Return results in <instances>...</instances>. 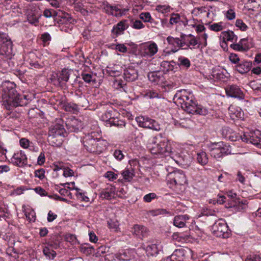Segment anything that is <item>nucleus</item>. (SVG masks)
<instances>
[{
    "label": "nucleus",
    "instance_id": "ea45409f",
    "mask_svg": "<svg viewBox=\"0 0 261 261\" xmlns=\"http://www.w3.org/2000/svg\"><path fill=\"white\" fill-rule=\"evenodd\" d=\"M147 213L148 215H151L152 216H156L159 215L169 214V213L165 209L159 208L149 211Z\"/></svg>",
    "mask_w": 261,
    "mask_h": 261
},
{
    "label": "nucleus",
    "instance_id": "bb28decb",
    "mask_svg": "<svg viewBox=\"0 0 261 261\" xmlns=\"http://www.w3.org/2000/svg\"><path fill=\"white\" fill-rule=\"evenodd\" d=\"M184 250L176 249L173 253L168 257L170 261H184Z\"/></svg>",
    "mask_w": 261,
    "mask_h": 261
},
{
    "label": "nucleus",
    "instance_id": "69168bd1",
    "mask_svg": "<svg viewBox=\"0 0 261 261\" xmlns=\"http://www.w3.org/2000/svg\"><path fill=\"white\" fill-rule=\"evenodd\" d=\"M213 73V77L220 80H223L225 77V75L221 71H214Z\"/></svg>",
    "mask_w": 261,
    "mask_h": 261
},
{
    "label": "nucleus",
    "instance_id": "79ce46f5",
    "mask_svg": "<svg viewBox=\"0 0 261 261\" xmlns=\"http://www.w3.org/2000/svg\"><path fill=\"white\" fill-rule=\"evenodd\" d=\"M122 175L124 180L130 181L134 176V173L128 169H125L122 172Z\"/></svg>",
    "mask_w": 261,
    "mask_h": 261
},
{
    "label": "nucleus",
    "instance_id": "9d476101",
    "mask_svg": "<svg viewBox=\"0 0 261 261\" xmlns=\"http://www.w3.org/2000/svg\"><path fill=\"white\" fill-rule=\"evenodd\" d=\"M136 120L140 127L149 128L155 131L160 130V125L154 120L144 116H138Z\"/></svg>",
    "mask_w": 261,
    "mask_h": 261
},
{
    "label": "nucleus",
    "instance_id": "c03bdc74",
    "mask_svg": "<svg viewBox=\"0 0 261 261\" xmlns=\"http://www.w3.org/2000/svg\"><path fill=\"white\" fill-rule=\"evenodd\" d=\"M223 24V23L222 22L214 23L210 25V29L215 32L221 31L224 28Z\"/></svg>",
    "mask_w": 261,
    "mask_h": 261
},
{
    "label": "nucleus",
    "instance_id": "2eb2a0df",
    "mask_svg": "<svg viewBox=\"0 0 261 261\" xmlns=\"http://www.w3.org/2000/svg\"><path fill=\"white\" fill-rule=\"evenodd\" d=\"M226 93L228 96L242 100L244 98V94L240 88L236 85L227 86L225 88Z\"/></svg>",
    "mask_w": 261,
    "mask_h": 261
},
{
    "label": "nucleus",
    "instance_id": "e433bc0d",
    "mask_svg": "<svg viewBox=\"0 0 261 261\" xmlns=\"http://www.w3.org/2000/svg\"><path fill=\"white\" fill-rule=\"evenodd\" d=\"M43 254L49 259H53L56 256V252L49 246H45L43 249Z\"/></svg>",
    "mask_w": 261,
    "mask_h": 261
},
{
    "label": "nucleus",
    "instance_id": "4468645a",
    "mask_svg": "<svg viewBox=\"0 0 261 261\" xmlns=\"http://www.w3.org/2000/svg\"><path fill=\"white\" fill-rule=\"evenodd\" d=\"M158 46L154 42L145 43L140 48V54L142 57H150L154 55L158 51Z\"/></svg>",
    "mask_w": 261,
    "mask_h": 261
},
{
    "label": "nucleus",
    "instance_id": "6ab92c4d",
    "mask_svg": "<svg viewBox=\"0 0 261 261\" xmlns=\"http://www.w3.org/2000/svg\"><path fill=\"white\" fill-rule=\"evenodd\" d=\"M67 129L70 132H77L83 128L82 122L75 118H70L66 122Z\"/></svg>",
    "mask_w": 261,
    "mask_h": 261
},
{
    "label": "nucleus",
    "instance_id": "58836bf2",
    "mask_svg": "<svg viewBox=\"0 0 261 261\" xmlns=\"http://www.w3.org/2000/svg\"><path fill=\"white\" fill-rule=\"evenodd\" d=\"M23 212L28 221L31 222L35 220V212L34 210L28 208L24 210Z\"/></svg>",
    "mask_w": 261,
    "mask_h": 261
},
{
    "label": "nucleus",
    "instance_id": "de8ad7c7",
    "mask_svg": "<svg viewBox=\"0 0 261 261\" xmlns=\"http://www.w3.org/2000/svg\"><path fill=\"white\" fill-rule=\"evenodd\" d=\"M230 179H231V175L226 172L219 175L218 179L220 182H227Z\"/></svg>",
    "mask_w": 261,
    "mask_h": 261
},
{
    "label": "nucleus",
    "instance_id": "6e6d98bb",
    "mask_svg": "<svg viewBox=\"0 0 261 261\" xmlns=\"http://www.w3.org/2000/svg\"><path fill=\"white\" fill-rule=\"evenodd\" d=\"M248 4H252L253 8L261 9V0H248Z\"/></svg>",
    "mask_w": 261,
    "mask_h": 261
},
{
    "label": "nucleus",
    "instance_id": "ddd939ff",
    "mask_svg": "<svg viewBox=\"0 0 261 261\" xmlns=\"http://www.w3.org/2000/svg\"><path fill=\"white\" fill-rule=\"evenodd\" d=\"M258 135H260L259 130L250 134H244L241 136V139L244 142L251 143L261 148V138L257 136Z\"/></svg>",
    "mask_w": 261,
    "mask_h": 261
},
{
    "label": "nucleus",
    "instance_id": "37998d69",
    "mask_svg": "<svg viewBox=\"0 0 261 261\" xmlns=\"http://www.w3.org/2000/svg\"><path fill=\"white\" fill-rule=\"evenodd\" d=\"M139 18L145 22H149L152 23L153 21V19L149 12L141 13L139 15Z\"/></svg>",
    "mask_w": 261,
    "mask_h": 261
},
{
    "label": "nucleus",
    "instance_id": "7ed1b4c3",
    "mask_svg": "<svg viewBox=\"0 0 261 261\" xmlns=\"http://www.w3.org/2000/svg\"><path fill=\"white\" fill-rule=\"evenodd\" d=\"M67 136V133L62 124L57 123L50 126L48 136V141L53 146H60L63 141V138Z\"/></svg>",
    "mask_w": 261,
    "mask_h": 261
},
{
    "label": "nucleus",
    "instance_id": "f704fd0d",
    "mask_svg": "<svg viewBox=\"0 0 261 261\" xmlns=\"http://www.w3.org/2000/svg\"><path fill=\"white\" fill-rule=\"evenodd\" d=\"M108 124L111 126H115L118 127H122L125 126V122L122 120H120L117 117H114L108 120Z\"/></svg>",
    "mask_w": 261,
    "mask_h": 261
},
{
    "label": "nucleus",
    "instance_id": "0eeeda50",
    "mask_svg": "<svg viewBox=\"0 0 261 261\" xmlns=\"http://www.w3.org/2000/svg\"><path fill=\"white\" fill-rule=\"evenodd\" d=\"M0 53L5 55L7 58H10L13 54V44L8 35L5 33H0Z\"/></svg>",
    "mask_w": 261,
    "mask_h": 261
},
{
    "label": "nucleus",
    "instance_id": "473e14b6",
    "mask_svg": "<svg viewBox=\"0 0 261 261\" xmlns=\"http://www.w3.org/2000/svg\"><path fill=\"white\" fill-rule=\"evenodd\" d=\"M197 161L202 166L206 165L208 161V158L205 152L201 151L197 153Z\"/></svg>",
    "mask_w": 261,
    "mask_h": 261
},
{
    "label": "nucleus",
    "instance_id": "dca6fc26",
    "mask_svg": "<svg viewBox=\"0 0 261 261\" xmlns=\"http://www.w3.org/2000/svg\"><path fill=\"white\" fill-rule=\"evenodd\" d=\"M129 27V23L127 20H122L119 22L117 24L113 26L111 31L112 34L115 37H117L119 35H122L124 31Z\"/></svg>",
    "mask_w": 261,
    "mask_h": 261
},
{
    "label": "nucleus",
    "instance_id": "09e8293b",
    "mask_svg": "<svg viewBox=\"0 0 261 261\" xmlns=\"http://www.w3.org/2000/svg\"><path fill=\"white\" fill-rule=\"evenodd\" d=\"M157 198V195L154 193H150L143 197V200L145 202H150L152 200Z\"/></svg>",
    "mask_w": 261,
    "mask_h": 261
},
{
    "label": "nucleus",
    "instance_id": "aec40b11",
    "mask_svg": "<svg viewBox=\"0 0 261 261\" xmlns=\"http://www.w3.org/2000/svg\"><path fill=\"white\" fill-rule=\"evenodd\" d=\"M123 77L127 82H133L138 79V71L135 68L128 67L124 70Z\"/></svg>",
    "mask_w": 261,
    "mask_h": 261
},
{
    "label": "nucleus",
    "instance_id": "680f3d73",
    "mask_svg": "<svg viewBox=\"0 0 261 261\" xmlns=\"http://www.w3.org/2000/svg\"><path fill=\"white\" fill-rule=\"evenodd\" d=\"M170 7L165 6H158L156 10L162 13H165L170 11Z\"/></svg>",
    "mask_w": 261,
    "mask_h": 261
},
{
    "label": "nucleus",
    "instance_id": "f3484780",
    "mask_svg": "<svg viewBox=\"0 0 261 261\" xmlns=\"http://www.w3.org/2000/svg\"><path fill=\"white\" fill-rule=\"evenodd\" d=\"M12 162L16 166L23 167L27 164V158L22 151L15 153L11 159Z\"/></svg>",
    "mask_w": 261,
    "mask_h": 261
},
{
    "label": "nucleus",
    "instance_id": "2f4dec72",
    "mask_svg": "<svg viewBox=\"0 0 261 261\" xmlns=\"http://www.w3.org/2000/svg\"><path fill=\"white\" fill-rule=\"evenodd\" d=\"M40 17V14H37L35 12L31 11L29 12L27 15V20L30 23L37 25Z\"/></svg>",
    "mask_w": 261,
    "mask_h": 261
},
{
    "label": "nucleus",
    "instance_id": "4c0bfd02",
    "mask_svg": "<svg viewBox=\"0 0 261 261\" xmlns=\"http://www.w3.org/2000/svg\"><path fill=\"white\" fill-rule=\"evenodd\" d=\"M65 110L67 112L76 113L79 112V105L74 103H68L64 106Z\"/></svg>",
    "mask_w": 261,
    "mask_h": 261
},
{
    "label": "nucleus",
    "instance_id": "423d86ee",
    "mask_svg": "<svg viewBox=\"0 0 261 261\" xmlns=\"http://www.w3.org/2000/svg\"><path fill=\"white\" fill-rule=\"evenodd\" d=\"M214 147L211 149L212 156L219 160L223 156L231 154V148L230 145L224 144L223 142L215 143Z\"/></svg>",
    "mask_w": 261,
    "mask_h": 261
},
{
    "label": "nucleus",
    "instance_id": "c85d7f7f",
    "mask_svg": "<svg viewBox=\"0 0 261 261\" xmlns=\"http://www.w3.org/2000/svg\"><path fill=\"white\" fill-rule=\"evenodd\" d=\"M175 63V62L173 61H171L170 62L167 61H163L161 63L160 69L164 72V73H166L170 71H173L174 70V66L173 64Z\"/></svg>",
    "mask_w": 261,
    "mask_h": 261
},
{
    "label": "nucleus",
    "instance_id": "c9c22d12",
    "mask_svg": "<svg viewBox=\"0 0 261 261\" xmlns=\"http://www.w3.org/2000/svg\"><path fill=\"white\" fill-rule=\"evenodd\" d=\"M144 96L150 99L155 98H161L162 95L158 91V90L148 89L145 91Z\"/></svg>",
    "mask_w": 261,
    "mask_h": 261
},
{
    "label": "nucleus",
    "instance_id": "7c9ffc66",
    "mask_svg": "<svg viewBox=\"0 0 261 261\" xmlns=\"http://www.w3.org/2000/svg\"><path fill=\"white\" fill-rule=\"evenodd\" d=\"M177 64L181 69H188L191 66L190 60L182 56L178 57Z\"/></svg>",
    "mask_w": 261,
    "mask_h": 261
},
{
    "label": "nucleus",
    "instance_id": "412c9836",
    "mask_svg": "<svg viewBox=\"0 0 261 261\" xmlns=\"http://www.w3.org/2000/svg\"><path fill=\"white\" fill-rule=\"evenodd\" d=\"M148 243L149 244L146 245L145 248L144 247L147 254L150 256L156 255L160 251V249L159 248V243L157 241H155V242H148Z\"/></svg>",
    "mask_w": 261,
    "mask_h": 261
},
{
    "label": "nucleus",
    "instance_id": "6e6552de",
    "mask_svg": "<svg viewBox=\"0 0 261 261\" xmlns=\"http://www.w3.org/2000/svg\"><path fill=\"white\" fill-rule=\"evenodd\" d=\"M212 231L215 236L222 238H227L230 234L227 224L223 220L216 221L212 226Z\"/></svg>",
    "mask_w": 261,
    "mask_h": 261
},
{
    "label": "nucleus",
    "instance_id": "1a4fd4ad",
    "mask_svg": "<svg viewBox=\"0 0 261 261\" xmlns=\"http://www.w3.org/2000/svg\"><path fill=\"white\" fill-rule=\"evenodd\" d=\"M43 16L46 18L52 17L54 18L55 21L61 24L64 23L65 19L71 23L74 21V19L70 16L68 14H64L63 15H61L60 13L54 9H45L43 12Z\"/></svg>",
    "mask_w": 261,
    "mask_h": 261
},
{
    "label": "nucleus",
    "instance_id": "a19ab883",
    "mask_svg": "<svg viewBox=\"0 0 261 261\" xmlns=\"http://www.w3.org/2000/svg\"><path fill=\"white\" fill-rule=\"evenodd\" d=\"M233 110H235V107L233 106H230L228 108L229 114L231 115V117L234 116L236 118H241L242 112L240 108H238L236 110V112H233Z\"/></svg>",
    "mask_w": 261,
    "mask_h": 261
},
{
    "label": "nucleus",
    "instance_id": "4d7b16f0",
    "mask_svg": "<svg viewBox=\"0 0 261 261\" xmlns=\"http://www.w3.org/2000/svg\"><path fill=\"white\" fill-rule=\"evenodd\" d=\"M35 177H38L40 179H42L44 177L45 171L43 168L36 170L34 172Z\"/></svg>",
    "mask_w": 261,
    "mask_h": 261
},
{
    "label": "nucleus",
    "instance_id": "20e7f679",
    "mask_svg": "<svg viewBox=\"0 0 261 261\" xmlns=\"http://www.w3.org/2000/svg\"><path fill=\"white\" fill-rule=\"evenodd\" d=\"M150 152L153 154L167 156L171 152V148L166 139L153 138L152 143L148 146Z\"/></svg>",
    "mask_w": 261,
    "mask_h": 261
},
{
    "label": "nucleus",
    "instance_id": "a18cd8bd",
    "mask_svg": "<svg viewBox=\"0 0 261 261\" xmlns=\"http://www.w3.org/2000/svg\"><path fill=\"white\" fill-rule=\"evenodd\" d=\"M80 248L81 251L86 254L92 253V251L93 250V247L88 244L82 245Z\"/></svg>",
    "mask_w": 261,
    "mask_h": 261
},
{
    "label": "nucleus",
    "instance_id": "bf43d9fd",
    "mask_svg": "<svg viewBox=\"0 0 261 261\" xmlns=\"http://www.w3.org/2000/svg\"><path fill=\"white\" fill-rule=\"evenodd\" d=\"M81 75L83 80L86 83H89L93 81V75L91 74L82 73Z\"/></svg>",
    "mask_w": 261,
    "mask_h": 261
},
{
    "label": "nucleus",
    "instance_id": "9b49d317",
    "mask_svg": "<svg viewBox=\"0 0 261 261\" xmlns=\"http://www.w3.org/2000/svg\"><path fill=\"white\" fill-rule=\"evenodd\" d=\"M168 181L175 185H184L187 181V178L184 172L181 170H174L168 174Z\"/></svg>",
    "mask_w": 261,
    "mask_h": 261
},
{
    "label": "nucleus",
    "instance_id": "c756f323",
    "mask_svg": "<svg viewBox=\"0 0 261 261\" xmlns=\"http://www.w3.org/2000/svg\"><path fill=\"white\" fill-rule=\"evenodd\" d=\"M193 107L194 109H192V111H190L188 113H196L197 114L203 116H205L208 114V109L201 105H197L196 103H195L194 105H193Z\"/></svg>",
    "mask_w": 261,
    "mask_h": 261
},
{
    "label": "nucleus",
    "instance_id": "e2e57ef3",
    "mask_svg": "<svg viewBox=\"0 0 261 261\" xmlns=\"http://www.w3.org/2000/svg\"><path fill=\"white\" fill-rule=\"evenodd\" d=\"M112 114L110 112H107L101 116V118L103 121H105L106 123V125H108V120H110V118H113Z\"/></svg>",
    "mask_w": 261,
    "mask_h": 261
},
{
    "label": "nucleus",
    "instance_id": "338daca9",
    "mask_svg": "<svg viewBox=\"0 0 261 261\" xmlns=\"http://www.w3.org/2000/svg\"><path fill=\"white\" fill-rule=\"evenodd\" d=\"M105 177L110 180H114L117 178V174L112 171H108L105 174Z\"/></svg>",
    "mask_w": 261,
    "mask_h": 261
},
{
    "label": "nucleus",
    "instance_id": "864d4df0",
    "mask_svg": "<svg viewBox=\"0 0 261 261\" xmlns=\"http://www.w3.org/2000/svg\"><path fill=\"white\" fill-rule=\"evenodd\" d=\"M232 132V130L227 127H224L222 129V134L223 136L225 138H228L229 139H231V135L230 134Z\"/></svg>",
    "mask_w": 261,
    "mask_h": 261
},
{
    "label": "nucleus",
    "instance_id": "a878e982",
    "mask_svg": "<svg viewBox=\"0 0 261 261\" xmlns=\"http://www.w3.org/2000/svg\"><path fill=\"white\" fill-rule=\"evenodd\" d=\"M115 195V188L111 187L110 189L102 190L100 193V197L102 199L110 200L114 197Z\"/></svg>",
    "mask_w": 261,
    "mask_h": 261
},
{
    "label": "nucleus",
    "instance_id": "f257e3e1",
    "mask_svg": "<svg viewBox=\"0 0 261 261\" xmlns=\"http://www.w3.org/2000/svg\"><path fill=\"white\" fill-rule=\"evenodd\" d=\"M8 96V98L4 101V105L9 110L18 106H25L32 100V96L18 94L14 89L9 91Z\"/></svg>",
    "mask_w": 261,
    "mask_h": 261
},
{
    "label": "nucleus",
    "instance_id": "13d9d810",
    "mask_svg": "<svg viewBox=\"0 0 261 261\" xmlns=\"http://www.w3.org/2000/svg\"><path fill=\"white\" fill-rule=\"evenodd\" d=\"M226 17L228 20H232L236 17V13L233 9H229L226 13Z\"/></svg>",
    "mask_w": 261,
    "mask_h": 261
},
{
    "label": "nucleus",
    "instance_id": "cd10ccee",
    "mask_svg": "<svg viewBox=\"0 0 261 261\" xmlns=\"http://www.w3.org/2000/svg\"><path fill=\"white\" fill-rule=\"evenodd\" d=\"M220 37L222 38L223 41H237V36L234 34L233 32L228 30L227 31L222 32L221 34Z\"/></svg>",
    "mask_w": 261,
    "mask_h": 261
},
{
    "label": "nucleus",
    "instance_id": "b1692460",
    "mask_svg": "<svg viewBox=\"0 0 261 261\" xmlns=\"http://www.w3.org/2000/svg\"><path fill=\"white\" fill-rule=\"evenodd\" d=\"M133 229L134 234L141 239L147 237L148 236V230L147 228L144 226L135 225Z\"/></svg>",
    "mask_w": 261,
    "mask_h": 261
},
{
    "label": "nucleus",
    "instance_id": "72a5a7b5",
    "mask_svg": "<svg viewBox=\"0 0 261 261\" xmlns=\"http://www.w3.org/2000/svg\"><path fill=\"white\" fill-rule=\"evenodd\" d=\"M103 10L106 13L109 15H112L113 16H115L116 17H118V13L116 12H117V11H119V10L118 8L116 6H113L109 4H107L105 5Z\"/></svg>",
    "mask_w": 261,
    "mask_h": 261
},
{
    "label": "nucleus",
    "instance_id": "774afa93",
    "mask_svg": "<svg viewBox=\"0 0 261 261\" xmlns=\"http://www.w3.org/2000/svg\"><path fill=\"white\" fill-rule=\"evenodd\" d=\"M229 60L232 63L234 64H238L240 61L239 58L238 57V55L235 54H231L230 55Z\"/></svg>",
    "mask_w": 261,
    "mask_h": 261
},
{
    "label": "nucleus",
    "instance_id": "3c124183",
    "mask_svg": "<svg viewBox=\"0 0 261 261\" xmlns=\"http://www.w3.org/2000/svg\"><path fill=\"white\" fill-rule=\"evenodd\" d=\"M180 19V16L178 14L172 13L170 19V24H176L179 21Z\"/></svg>",
    "mask_w": 261,
    "mask_h": 261
},
{
    "label": "nucleus",
    "instance_id": "a211bd4d",
    "mask_svg": "<svg viewBox=\"0 0 261 261\" xmlns=\"http://www.w3.org/2000/svg\"><path fill=\"white\" fill-rule=\"evenodd\" d=\"M147 76L151 82L157 85L164 84L166 81L164 74L160 71L150 72Z\"/></svg>",
    "mask_w": 261,
    "mask_h": 261
},
{
    "label": "nucleus",
    "instance_id": "f8f14e48",
    "mask_svg": "<svg viewBox=\"0 0 261 261\" xmlns=\"http://www.w3.org/2000/svg\"><path fill=\"white\" fill-rule=\"evenodd\" d=\"M71 71L67 69H64L61 72L53 74L50 80L54 84L58 86L63 87L69 78Z\"/></svg>",
    "mask_w": 261,
    "mask_h": 261
},
{
    "label": "nucleus",
    "instance_id": "49530a36",
    "mask_svg": "<svg viewBox=\"0 0 261 261\" xmlns=\"http://www.w3.org/2000/svg\"><path fill=\"white\" fill-rule=\"evenodd\" d=\"M74 189L77 192L76 195L78 198H81L82 200L84 201H89V198L86 195L85 193L80 192V191H81V189L79 188H75Z\"/></svg>",
    "mask_w": 261,
    "mask_h": 261
},
{
    "label": "nucleus",
    "instance_id": "5fc2aeb1",
    "mask_svg": "<svg viewBox=\"0 0 261 261\" xmlns=\"http://www.w3.org/2000/svg\"><path fill=\"white\" fill-rule=\"evenodd\" d=\"M116 257L120 260L127 261L130 259V257L125 252L117 254Z\"/></svg>",
    "mask_w": 261,
    "mask_h": 261
},
{
    "label": "nucleus",
    "instance_id": "5701e85b",
    "mask_svg": "<svg viewBox=\"0 0 261 261\" xmlns=\"http://www.w3.org/2000/svg\"><path fill=\"white\" fill-rule=\"evenodd\" d=\"M252 67V62L243 61L236 65V69L241 74H245L250 71Z\"/></svg>",
    "mask_w": 261,
    "mask_h": 261
},
{
    "label": "nucleus",
    "instance_id": "4be33fe9",
    "mask_svg": "<svg viewBox=\"0 0 261 261\" xmlns=\"http://www.w3.org/2000/svg\"><path fill=\"white\" fill-rule=\"evenodd\" d=\"M167 41L169 45L175 48L174 49H172V51L173 53H175L178 50V48H177L183 47L185 44V42L181 39L178 38H174L171 36H169L167 38Z\"/></svg>",
    "mask_w": 261,
    "mask_h": 261
},
{
    "label": "nucleus",
    "instance_id": "603ef678",
    "mask_svg": "<svg viewBox=\"0 0 261 261\" xmlns=\"http://www.w3.org/2000/svg\"><path fill=\"white\" fill-rule=\"evenodd\" d=\"M132 27L135 29H141L144 28V25L143 24L142 21L140 20H136L135 21H132Z\"/></svg>",
    "mask_w": 261,
    "mask_h": 261
},
{
    "label": "nucleus",
    "instance_id": "393cba45",
    "mask_svg": "<svg viewBox=\"0 0 261 261\" xmlns=\"http://www.w3.org/2000/svg\"><path fill=\"white\" fill-rule=\"evenodd\" d=\"M189 220V217L187 215L176 216L174 218L173 224L176 227L182 228L186 226Z\"/></svg>",
    "mask_w": 261,
    "mask_h": 261
},
{
    "label": "nucleus",
    "instance_id": "39448f33",
    "mask_svg": "<svg viewBox=\"0 0 261 261\" xmlns=\"http://www.w3.org/2000/svg\"><path fill=\"white\" fill-rule=\"evenodd\" d=\"M83 145L87 151L100 154L105 149L103 140L94 138L91 135L86 136L83 140Z\"/></svg>",
    "mask_w": 261,
    "mask_h": 261
},
{
    "label": "nucleus",
    "instance_id": "8fccbe9b",
    "mask_svg": "<svg viewBox=\"0 0 261 261\" xmlns=\"http://www.w3.org/2000/svg\"><path fill=\"white\" fill-rule=\"evenodd\" d=\"M236 25L243 31H246L248 28L247 25L241 19H237L236 20Z\"/></svg>",
    "mask_w": 261,
    "mask_h": 261
},
{
    "label": "nucleus",
    "instance_id": "f03ea898",
    "mask_svg": "<svg viewBox=\"0 0 261 261\" xmlns=\"http://www.w3.org/2000/svg\"><path fill=\"white\" fill-rule=\"evenodd\" d=\"M194 100L193 94L185 89L177 91L173 97L174 102L180 105L181 108L187 113L194 109L193 105L196 103Z\"/></svg>",
    "mask_w": 261,
    "mask_h": 261
},
{
    "label": "nucleus",
    "instance_id": "0e129e2a",
    "mask_svg": "<svg viewBox=\"0 0 261 261\" xmlns=\"http://www.w3.org/2000/svg\"><path fill=\"white\" fill-rule=\"evenodd\" d=\"M108 224L110 228L114 229L116 231L118 228L119 224L117 221L111 220L108 222Z\"/></svg>",
    "mask_w": 261,
    "mask_h": 261
},
{
    "label": "nucleus",
    "instance_id": "052dcab7",
    "mask_svg": "<svg viewBox=\"0 0 261 261\" xmlns=\"http://www.w3.org/2000/svg\"><path fill=\"white\" fill-rule=\"evenodd\" d=\"M115 49L122 53H126L127 51V48L123 44L116 45Z\"/></svg>",
    "mask_w": 261,
    "mask_h": 261
}]
</instances>
